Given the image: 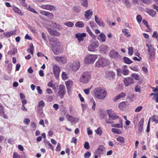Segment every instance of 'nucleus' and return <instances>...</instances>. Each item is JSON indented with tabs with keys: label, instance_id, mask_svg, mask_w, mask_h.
Here are the masks:
<instances>
[{
	"label": "nucleus",
	"instance_id": "nucleus-1",
	"mask_svg": "<svg viewBox=\"0 0 158 158\" xmlns=\"http://www.w3.org/2000/svg\"><path fill=\"white\" fill-rule=\"evenodd\" d=\"M50 44L51 46V47L53 52L56 55L58 54L61 52V49L60 46V43L57 39L54 38L51 40Z\"/></svg>",
	"mask_w": 158,
	"mask_h": 158
},
{
	"label": "nucleus",
	"instance_id": "nucleus-2",
	"mask_svg": "<svg viewBox=\"0 0 158 158\" xmlns=\"http://www.w3.org/2000/svg\"><path fill=\"white\" fill-rule=\"evenodd\" d=\"M94 93L95 96L100 100L104 99L107 95V93L106 90L101 87L95 88L94 91Z\"/></svg>",
	"mask_w": 158,
	"mask_h": 158
},
{
	"label": "nucleus",
	"instance_id": "nucleus-3",
	"mask_svg": "<svg viewBox=\"0 0 158 158\" xmlns=\"http://www.w3.org/2000/svg\"><path fill=\"white\" fill-rule=\"evenodd\" d=\"M107 113L109 117L108 119H106V122L107 123L112 124L114 123V122L111 120H114L118 118L120 119L119 116L117 115L111 109L107 110Z\"/></svg>",
	"mask_w": 158,
	"mask_h": 158
},
{
	"label": "nucleus",
	"instance_id": "nucleus-4",
	"mask_svg": "<svg viewBox=\"0 0 158 158\" xmlns=\"http://www.w3.org/2000/svg\"><path fill=\"white\" fill-rule=\"evenodd\" d=\"M91 78V73L85 72L83 73L81 77L80 81L85 84L87 83Z\"/></svg>",
	"mask_w": 158,
	"mask_h": 158
},
{
	"label": "nucleus",
	"instance_id": "nucleus-5",
	"mask_svg": "<svg viewBox=\"0 0 158 158\" xmlns=\"http://www.w3.org/2000/svg\"><path fill=\"white\" fill-rule=\"evenodd\" d=\"M97 55L93 54H89L86 56L84 60L85 64H92L94 63L97 58Z\"/></svg>",
	"mask_w": 158,
	"mask_h": 158
},
{
	"label": "nucleus",
	"instance_id": "nucleus-6",
	"mask_svg": "<svg viewBox=\"0 0 158 158\" xmlns=\"http://www.w3.org/2000/svg\"><path fill=\"white\" fill-rule=\"evenodd\" d=\"M108 63V60L104 58H100L96 63L98 67H103L106 65Z\"/></svg>",
	"mask_w": 158,
	"mask_h": 158
},
{
	"label": "nucleus",
	"instance_id": "nucleus-7",
	"mask_svg": "<svg viewBox=\"0 0 158 158\" xmlns=\"http://www.w3.org/2000/svg\"><path fill=\"white\" fill-rule=\"evenodd\" d=\"M98 41H91L90 44L88 46V50L90 52H94L95 51L96 48H98Z\"/></svg>",
	"mask_w": 158,
	"mask_h": 158
},
{
	"label": "nucleus",
	"instance_id": "nucleus-8",
	"mask_svg": "<svg viewBox=\"0 0 158 158\" xmlns=\"http://www.w3.org/2000/svg\"><path fill=\"white\" fill-rule=\"evenodd\" d=\"M105 147L103 145H99L95 152V153L96 154V155H98L99 157H101V155L103 154L105 152Z\"/></svg>",
	"mask_w": 158,
	"mask_h": 158
},
{
	"label": "nucleus",
	"instance_id": "nucleus-9",
	"mask_svg": "<svg viewBox=\"0 0 158 158\" xmlns=\"http://www.w3.org/2000/svg\"><path fill=\"white\" fill-rule=\"evenodd\" d=\"M58 92V96L60 98H62L65 94V86L64 85H60L59 86Z\"/></svg>",
	"mask_w": 158,
	"mask_h": 158
},
{
	"label": "nucleus",
	"instance_id": "nucleus-10",
	"mask_svg": "<svg viewBox=\"0 0 158 158\" xmlns=\"http://www.w3.org/2000/svg\"><path fill=\"white\" fill-rule=\"evenodd\" d=\"M148 48V54L149 55V58L150 59H151L155 57V50L154 48L152 46Z\"/></svg>",
	"mask_w": 158,
	"mask_h": 158
},
{
	"label": "nucleus",
	"instance_id": "nucleus-11",
	"mask_svg": "<svg viewBox=\"0 0 158 158\" xmlns=\"http://www.w3.org/2000/svg\"><path fill=\"white\" fill-rule=\"evenodd\" d=\"M110 56L113 59L118 60L120 57V55L118 52L114 50H111L109 53Z\"/></svg>",
	"mask_w": 158,
	"mask_h": 158
},
{
	"label": "nucleus",
	"instance_id": "nucleus-12",
	"mask_svg": "<svg viewBox=\"0 0 158 158\" xmlns=\"http://www.w3.org/2000/svg\"><path fill=\"white\" fill-rule=\"evenodd\" d=\"M53 74L56 79L59 77L60 69L59 67L57 65H55L53 66Z\"/></svg>",
	"mask_w": 158,
	"mask_h": 158
},
{
	"label": "nucleus",
	"instance_id": "nucleus-13",
	"mask_svg": "<svg viewBox=\"0 0 158 158\" xmlns=\"http://www.w3.org/2000/svg\"><path fill=\"white\" fill-rule=\"evenodd\" d=\"M124 84L126 86H128L131 84L134 83V80L131 77H128L124 79L123 81Z\"/></svg>",
	"mask_w": 158,
	"mask_h": 158
},
{
	"label": "nucleus",
	"instance_id": "nucleus-14",
	"mask_svg": "<svg viewBox=\"0 0 158 158\" xmlns=\"http://www.w3.org/2000/svg\"><path fill=\"white\" fill-rule=\"evenodd\" d=\"M66 118L67 120L71 123H77L79 119L77 118H74L73 116L69 114L66 115Z\"/></svg>",
	"mask_w": 158,
	"mask_h": 158
},
{
	"label": "nucleus",
	"instance_id": "nucleus-15",
	"mask_svg": "<svg viewBox=\"0 0 158 158\" xmlns=\"http://www.w3.org/2000/svg\"><path fill=\"white\" fill-rule=\"evenodd\" d=\"M39 6L42 9H45L49 10H52L55 9V7L54 6L50 5H43Z\"/></svg>",
	"mask_w": 158,
	"mask_h": 158
},
{
	"label": "nucleus",
	"instance_id": "nucleus-16",
	"mask_svg": "<svg viewBox=\"0 0 158 158\" xmlns=\"http://www.w3.org/2000/svg\"><path fill=\"white\" fill-rule=\"evenodd\" d=\"M54 58L59 63L64 64L67 61L66 58L64 56H55L54 57Z\"/></svg>",
	"mask_w": 158,
	"mask_h": 158
},
{
	"label": "nucleus",
	"instance_id": "nucleus-17",
	"mask_svg": "<svg viewBox=\"0 0 158 158\" xmlns=\"http://www.w3.org/2000/svg\"><path fill=\"white\" fill-rule=\"evenodd\" d=\"M86 35V34L85 33H79L75 34V37L80 42L83 40L84 38L85 37Z\"/></svg>",
	"mask_w": 158,
	"mask_h": 158
},
{
	"label": "nucleus",
	"instance_id": "nucleus-18",
	"mask_svg": "<svg viewBox=\"0 0 158 158\" xmlns=\"http://www.w3.org/2000/svg\"><path fill=\"white\" fill-rule=\"evenodd\" d=\"M80 66V62L79 61H74L72 67V70L74 71H76L79 69Z\"/></svg>",
	"mask_w": 158,
	"mask_h": 158
},
{
	"label": "nucleus",
	"instance_id": "nucleus-19",
	"mask_svg": "<svg viewBox=\"0 0 158 158\" xmlns=\"http://www.w3.org/2000/svg\"><path fill=\"white\" fill-rule=\"evenodd\" d=\"M115 75V74L114 72L112 71H110L106 73V77L109 80H110L113 78Z\"/></svg>",
	"mask_w": 158,
	"mask_h": 158
},
{
	"label": "nucleus",
	"instance_id": "nucleus-20",
	"mask_svg": "<svg viewBox=\"0 0 158 158\" xmlns=\"http://www.w3.org/2000/svg\"><path fill=\"white\" fill-rule=\"evenodd\" d=\"M48 31L52 35L59 36L60 35L59 32H57L55 30H52L51 28H48Z\"/></svg>",
	"mask_w": 158,
	"mask_h": 158
},
{
	"label": "nucleus",
	"instance_id": "nucleus-21",
	"mask_svg": "<svg viewBox=\"0 0 158 158\" xmlns=\"http://www.w3.org/2000/svg\"><path fill=\"white\" fill-rule=\"evenodd\" d=\"M145 11L149 15L153 17L156 14V12L154 10L148 8H146Z\"/></svg>",
	"mask_w": 158,
	"mask_h": 158
},
{
	"label": "nucleus",
	"instance_id": "nucleus-22",
	"mask_svg": "<svg viewBox=\"0 0 158 158\" xmlns=\"http://www.w3.org/2000/svg\"><path fill=\"white\" fill-rule=\"evenodd\" d=\"M143 122L144 118H143L140 120L139 122L138 127V132L139 133H141L143 130Z\"/></svg>",
	"mask_w": 158,
	"mask_h": 158
},
{
	"label": "nucleus",
	"instance_id": "nucleus-23",
	"mask_svg": "<svg viewBox=\"0 0 158 158\" xmlns=\"http://www.w3.org/2000/svg\"><path fill=\"white\" fill-rule=\"evenodd\" d=\"M93 13V12L90 10H88L85 12V17L86 19H89L92 16Z\"/></svg>",
	"mask_w": 158,
	"mask_h": 158
},
{
	"label": "nucleus",
	"instance_id": "nucleus-24",
	"mask_svg": "<svg viewBox=\"0 0 158 158\" xmlns=\"http://www.w3.org/2000/svg\"><path fill=\"white\" fill-rule=\"evenodd\" d=\"M15 30L11 31L9 32H4L3 35L5 37H9L16 34Z\"/></svg>",
	"mask_w": 158,
	"mask_h": 158
},
{
	"label": "nucleus",
	"instance_id": "nucleus-25",
	"mask_svg": "<svg viewBox=\"0 0 158 158\" xmlns=\"http://www.w3.org/2000/svg\"><path fill=\"white\" fill-rule=\"evenodd\" d=\"M98 39L101 42H104L106 41V36L103 33H101L99 34Z\"/></svg>",
	"mask_w": 158,
	"mask_h": 158
},
{
	"label": "nucleus",
	"instance_id": "nucleus-26",
	"mask_svg": "<svg viewBox=\"0 0 158 158\" xmlns=\"http://www.w3.org/2000/svg\"><path fill=\"white\" fill-rule=\"evenodd\" d=\"M119 122H120V123L118 124H112L111 126L112 127H117L118 128H122L123 127V124L122 123V120L120 118L119 119Z\"/></svg>",
	"mask_w": 158,
	"mask_h": 158
},
{
	"label": "nucleus",
	"instance_id": "nucleus-27",
	"mask_svg": "<svg viewBox=\"0 0 158 158\" xmlns=\"http://www.w3.org/2000/svg\"><path fill=\"white\" fill-rule=\"evenodd\" d=\"M65 85L68 91L69 92V89L73 86V82L71 80H69L65 81Z\"/></svg>",
	"mask_w": 158,
	"mask_h": 158
},
{
	"label": "nucleus",
	"instance_id": "nucleus-28",
	"mask_svg": "<svg viewBox=\"0 0 158 158\" xmlns=\"http://www.w3.org/2000/svg\"><path fill=\"white\" fill-rule=\"evenodd\" d=\"M126 96V94L123 92H122L120 94L118 95L115 96L114 98V101H115L116 100L119 99L121 98L124 97Z\"/></svg>",
	"mask_w": 158,
	"mask_h": 158
},
{
	"label": "nucleus",
	"instance_id": "nucleus-29",
	"mask_svg": "<svg viewBox=\"0 0 158 158\" xmlns=\"http://www.w3.org/2000/svg\"><path fill=\"white\" fill-rule=\"evenodd\" d=\"M100 50L103 51L104 52L106 53L108 49V47L107 45L105 44H102L100 46Z\"/></svg>",
	"mask_w": 158,
	"mask_h": 158
},
{
	"label": "nucleus",
	"instance_id": "nucleus-30",
	"mask_svg": "<svg viewBox=\"0 0 158 158\" xmlns=\"http://www.w3.org/2000/svg\"><path fill=\"white\" fill-rule=\"evenodd\" d=\"M13 9L15 13H17L21 15H23V13L22 11L16 7L13 6Z\"/></svg>",
	"mask_w": 158,
	"mask_h": 158
},
{
	"label": "nucleus",
	"instance_id": "nucleus-31",
	"mask_svg": "<svg viewBox=\"0 0 158 158\" xmlns=\"http://www.w3.org/2000/svg\"><path fill=\"white\" fill-rule=\"evenodd\" d=\"M75 26L79 28H82L84 26V23L81 21H77L75 24Z\"/></svg>",
	"mask_w": 158,
	"mask_h": 158
},
{
	"label": "nucleus",
	"instance_id": "nucleus-32",
	"mask_svg": "<svg viewBox=\"0 0 158 158\" xmlns=\"http://www.w3.org/2000/svg\"><path fill=\"white\" fill-rule=\"evenodd\" d=\"M86 30L87 32L89 33L92 38L94 39L96 38L95 36L91 30L88 27H86Z\"/></svg>",
	"mask_w": 158,
	"mask_h": 158
},
{
	"label": "nucleus",
	"instance_id": "nucleus-33",
	"mask_svg": "<svg viewBox=\"0 0 158 158\" xmlns=\"http://www.w3.org/2000/svg\"><path fill=\"white\" fill-rule=\"evenodd\" d=\"M73 11L76 13H79L81 11V8L80 6H74L73 8Z\"/></svg>",
	"mask_w": 158,
	"mask_h": 158
},
{
	"label": "nucleus",
	"instance_id": "nucleus-34",
	"mask_svg": "<svg viewBox=\"0 0 158 158\" xmlns=\"http://www.w3.org/2000/svg\"><path fill=\"white\" fill-rule=\"evenodd\" d=\"M45 105V103L43 100H41L39 102L37 108H43V107Z\"/></svg>",
	"mask_w": 158,
	"mask_h": 158
},
{
	"label": "nucleus",
	"instance_id": "nucleus-35",
	"mask_svg": "<svg viewBox=\"0 0 158 158\" xmlns=\"http://www.w3.org/2000/svg\"><path fill=\"white\" fill-rule=\"evenodd\" d=\"M122 2L126 5L127 8H129L131 7V4L128 0H122Z\"/></svg>",
	"mask_w": 158,
	"mask_h": 158
},
{
	"label": "nucleus",
	"instance_id": "nucleus-36",
	"mask_svg": "<svg viewBox=\"0 0 158 158\" xmlns=\"http://www.w3.org/2000/svg\"><path fill=\"white\" fill-rule=\"evenodd\" d=\"M123 60L124 62L126 64H130L132 62V61L131 60L128 58L124 57L123 58Z\"/></svg>",
	"mask_w": 158,
	"mask_h": 158
},
{
	"label": "nucleus",
	"instance_id": "nucleus-37",
	"mask_svg": "<svg viewBox=\"0 0 158 158\" xmlns=\"http://www.w3.org/2000/svg\"><path fill=\"white\" fill-rule=\"evenodd\" d=\"M81 5L85 7H87L88 6V3L87 0H81Z\"/></svg>",
	"mask_w": 158,
	"mask_h": 158
},
{
	"label": "nucleus",
	"instance_id": "nucleus-38",
	"mask_svg": "<svg viewBox=\"0 0 158 158\" xmlns=\"http://www.w3.org/2000/svg\"><path fill=\"white\" fill-rule=\"evenodd\" d=\"M64 24L69 27H72L74 25L73 23L70 21L65 22L64 23Z\"/></svg>",
	"mask_w": 158,
	"mask_h": 158
},
{
	"label": "nucleus",
	"instance_id": "nucleus-39",
	"mask_svg": "<svg viewBox=\"0 0 158 158\" xmlns=\"http://www.w3.org/2000/svg\"><path fill=\"white\" fill-rule=\"evenodd\" d=\"M111 131L113 133L117 134H120L122 133L120 129L117 128H112L111 129Z\"/></svg>",
	"mask_w": 158,
	"mask_h": 158
},
{
	"label": "nucleus",
	"instance_id": "nucleus-40",
	"mask_svg": "<svg viewBox=\"0 0 158 158\" xmlns=\"http://www.w3.org/2000/svg\"><path fill=\"white\" fill-rule=\"evenodd\" d=\"M45 16L51 19H52L54 17V15L52 13L48 11H47Z\"/></svg>",
	"mask_w": 158,
	"mask_h": 158
},
{
	"label": "nucleus",
	"instance_id": "nucleus-41",
	"mask_svg": "<svg viewBox=\"0 0 158 158\" xmlns=\"http://www.w3.org/2000/svg\"><path fill=\"white\" fill-rule=\"evenodd\" d=\"M122 32L126 36L129 37L131 36L129 32L126 29H123Z\"/></svg>",
	"mask_w": 158,
	"mask_h": 158
},
{
	"label": "nucleus",
	"instance_id": "nucleus-42",
	"mask_svg": "<svg viewBox=\"0 0 158 158\" xmlns=\"http://www.w3.org/2000/svg\"><path fill=\"white\" fill-rule=\"evenodd\" d=\"M44 143L46 145H48L49 147H50V149H51L52 150H54V148L51 143H50L49 141H47L45 140L44 141Z\"/></svg>",
	"mask_w": 158,
	"mask_h": 158
},
{
	"label": "nucleus",
	"instance_id": "nucleus-43",
	"mask_svg": "<svg viewBox=\"0 0 158 158\" xmlns=\"http://www.w3.org/2000/svg\"><path fill=\"white\" fill-rule=\"evenodd\" d=\"M30 48L27 50L28 52L31 53L32 55L33 54L34 47L32 44L30 45Z\"/></svg>",
	"mask_w": 158,
	"mask_h": 158
},
{
	"label": "nucleus",
	"instance_id": "nucleus-44",
	"mask_svg": "<svg viewBox=\"0 0 158 158\" xmlns=\"http://www.w3.org/2000/svg\"><path fill=\"white\" fill-rule=\"evenodd\" d=\"M100 27H104L105 26V23L102 20V19L99 21L98 23H97Z\"/></svg>",
	"mask_w": 158,
	"mask_h": 158
},
{
	"label": "nucleus",
	"instance_id": "nucleus-45",
	"mask_svg": "<svg viewBox=\"0 0 158 158\" xmlns=\"http://www.w3.org/2000/svg\"><path fill=\"white\" fill-rule=\"evenodd\" d=\"M95 132L98 135H101L102 134V130L100 127H98V129L95 130Z\"/></svg>",
	"mask_w": 158,
	"mask_h": 158
},
{
	"label": "nucleus",
	"instance_id": "nucleus-46",
	"mask_svg": "<svg viewBox=\"0 0 158 158\" xmlns=\"http://www.w3.org/2000/svg\"><path fill=\"white\" fill-rule=\"evenodd\" d=\"M25 0H19V2L20 4L22 6L24 7H27V5L25 2Z\"/></svg>",
	"mask_w": 158,
	"mask_h": 158
},
{
	"label": "nucleus",
	"instance_id": "nucleus-47",
	"mask_svg": "<svg viewBox=\"0 0 158 158\" xmlns=\"http://www.w3.org/2000/svg\"><path fill=\"white\" fill-rule=\"evenodd\" d=\"M128 54L129 55H132L133 53V48L132 47H129L128 48Z\"/></svg>",
	"mask_w": 158,
	"mask_h": 158
},
{
	"label": "nucleus",
	"instance_id": "nucleus-48",
	"mask_svg": "<svg viewBox=\"0 0 158 158\" xmlns=\"http://www.w3.org/2000/svg\"><path fill=\"white\" fill-rule=\"evenodd\" d=\"M158 118V117L157 115H153L152 118V121L155 122L156 123H158V121H157V119Z\"/></svg>",
	"mask_w": 158,
	"mask_h": 158
},
{
	"label": "nucleus",
	"instance_id": "nucleus-49",
	"mask_svg": "<svg viewBox=\"0 0 158 158\" xmlns=\"http://www.w3.org/2000/svg\"><path fill=\"white\" fill-rule=\"evenodd\" d=\"M122 73L124 75H127L129 73V70L124 69L122 70Z\"/></svg>",
	"mask_w": 158,
	"mask_h": 158
},
{
	"label": "nucleus",
	"instance_id": "nucleus-50",
	"mask_svg": "<svg viewBox=\"0 0 158 158\" xmlns=\"http://www.w3.org/2000/svg\"><path fill=\"white\" fill-rule=\"evenodd\" d=\"M37 111L40 115H41L43 114V108H37Z\"/></svg>",
	"mask_w": 158,
	"mask_h": 158
},
{
	"label": "nucleus",
	"instance_id": "nucleus-51",
	"mask_svg": "<svg viewBox=\"0 0 158 158\" xmlns=\"http://www.w3.org/2000/svg\"><path fill=\"white\" fill-rule=\"evenodd\" d=\"M152 37L153 38H156L158 41V34L156 31H155L153 32Z\"/></svg>",
	"mask_w": 158,
	"mask_h": 158
},
{
	"label": "nucleus",
	"instance_id": "nucleus-52",
	"mask_svg": "<svg viewBox=\"0 0 158 158\" xmlns=\"http://www.w3.org/2000/svg\"><path fill=\"white\" fill-rule=\"evenodd\" d=\"M27 10L32 12H33L34 13L36 14H38V12L36 11L33 8H32V7H30V6H29L27 8Z\"/></svg>",
	"mask_w": 158,
	"mask_h": 158
},
{
	"label": "nucleus",
	"instance_id": "nucleus-53",
	"mask_svg": "<svg viewBox=\"0 0 158 158\" xmlns=\"http://www.w3.org/2000/svg\"><path fill=\"white\" fill-rule=\"evenodd\" d=\"M130 68L131 70L135 72H138V66H135L134 67H130Z\"/></svg>",
	"mask_w": 158,
	"mask_h": 158
},
{
	"label": "nucleus",
	"instance_id": "nucleus-54",
	"mask_svg": "<svg viewBox=\"0 0 158 158\" xmlns=\"http://www.w3.org/2000/svg\"><path fill=\"white\" fill-rule=\"evenodd\" d=\"M143 3L146 4H150L152 3L151 0H140Z\"/></svg>",
	"mask_w": 158,
	"mask_h": 158
},
{
	"label": "nucleus",
	"instance_id": "nucleus-55",
	"mask_svg": "<svg viewBox=\"0 0 158 158\" xmlns=\"http://www.w3.org/2000/svg\"><path fill=\"white\" fill-rule=\"evenodd\" d=\"M84 148L86 149H89L90 148V146L89 143L87 142H85L84 144Z\"/></svg>",
	"mask_w": 158,
	"mask_h": 158
},
{
	"label": "nucleus",
	"instance_id": "nucleus-56",
	"mask_svg": "<svg viewBox=\"0 0 158 158\" xmlns=\"http://www.w3.org/2000/svg\"><path fill=\"white\" fill-rule=\"evenodd\" d=\"M91 155V153L89 152H87L85 154L84 156L85 158H89Z\"/></svg>",
	"mask_w": 158,
	"mask_h": 158
},
{
	"label": "nucleus",
	"instance_id": "nucleus-57",
	"mask_svg": "<svg viewBox=\"0 0 158 158\" xmlns=\"http://www.w3.org/2000/svg\"><path fill=\"white\" fill-rule=\"evenodd\" d=\"M117 140L121 143H123L124 141V138L122 137H119L117 138Z\"/></svg>",
	"mask_w": 158,
	"mask_h": 158
},
{
	"label": "nucleus",
	"instance_id": "nucleus-58",
	"mask_svg": "<svg viewBox=\"0 0 158 158\" xmlns=\"http://www.w3.org/2000/svg\"><path fill=\"white\" fill-rule=\"evenodd\" d=\"M93 104L92 106V109L94 110L95 111V106L96 104L95 101L94 100H92Z\"/></svg>",
	"mask_w": 158,
	"mask_h": 158
},
{
	"label": "nucleus",
	"instance_id": "nucleus-59",
	"mask_svg": "<svg viewBox=\"0 0 158 158\" xmlns=\"http://www.w3.org/2000/svg\"><path fill=\"white\" fill-rule=\"evenodd\" d=\"M62 79L64 80H66L67 78L66 73L65 72H62Z\"/></svg>",
	"mask_w": 158,
	"mask_h": 158
},
{
	"label": "nucleus",
	"instance_id": "nucleus-60",
	"mask_svg": "<svg viewBox=\"0 0 158 158\" xmlns=\"http://www.w3.org/2000/svg\"><path fill=\"white\" fill-rule=\"evenodd\" d=\"M92 87V86H91V87ZM91 88V87L90 88H88L86 89H85L84 90V93L86 94L87 95L89 93V92H90V91Z\"/></svg>",
	"mask_w": 158,
	"mask_h": 158
},
{
	"label": "nucleus",
	"instance_id": "nucleus-61",
	"mask_svg": "<svg viewBox=\"0 0 158 158\" xmlns=\"http://www.w3.org/2000/svg\"><path fill=\"white\" fill-rule=\"evenodd\" d=\"M142 108L143 107L142 106H139L135 110V111L136 112H139L141 110Z\"/></svg>",
	"mask_w": 158,
	"mask_h": 158
},
{
	"label": "nucleus",
	"instance_id": "nucleus-62",
	"mask_svg": "<svg viewBox=\"0 0 158 158\" xmlns=\"http://www.w3.org/2000/svg\"><path fill=\"white\" fill-rule=\"evenodd\" d=\"M140 90V87L139 85H136L135 88V91L136 92H139Z\"/></svg>",
	"mask_w": 158,
	"mask_h": 158
},
{
	"label": "nucleus",
	"instance_id": "nucleus-63",
	"mask_svg": "<svg viewBox=\"0 0 158 158\" xmlns=\"http://www.w3.org/2000/svg\"><path fill=\"white\" fill-rule=\"evenodd\" d=\"M30 122V120L29 119L27 118H25L23 120L24 123L26 125H28V124H29Z\"/></svg>",
	"mask_w": 158,
	"mask_h": 158
},
{
	"label": "nucleus",
	"instance_id": "nucleus-64",
	"mask_svg": "<svg viewBox=\"0 0 158 158\" xmlns=\"http://www.w3.org/2000/svg\"><path fill=\"white\" fill-rule=\"evenodd\" d=\"M131 76L133 78H135L136 80H138L139 79L138 76L135 73L132 74Z\"/></svg>",
	"mask_w": 158,
	"mask_h": 158
}]
</instances>
